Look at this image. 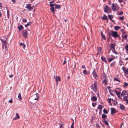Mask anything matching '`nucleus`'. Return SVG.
Returning a JSON list of instances; mask_svg holds the SVG:
<instances>
[{
    "instance_id": "40",
    "label": "nucleus",
    "mask_w": 128,
    "mask_h": 128,
    "mask_svg": "<svg viewBox=\"0 0 128 128\" xmlns=\"http://www.w3.org/2000/svg\"><path fill=\"white\" fill-rule=\"evenodd\" d=\"M98 108L101 110L102 108V106L101 105H99Z\"/></svg>"
},
{
    "instance_id": "28",
    "label": "nucleus",
    "mask_w": 128,
    "mask_h": 128,
    "mask_svg": "<svg viewBox=\"0 0 128 128\" xmlns=\"http://www.w3.org/2000/svg\"><path fill=\"white\" fill-rule=\"evenodd\" d=\"M18 28L19 30H21L22 28H23V27L22 25H20L18 26Z\"/></svg>"
},
{
    "instance_id": "39",
    "label": "nucleus",
    "mask_w": 128,
    "mask_h": 128,
    "mask_svg": "<svg viewBox=\"0 0 128 128\" xmlns=\"http://www.w3.org/2000/svg\"><path fill=\"white\" fill-rule=\"evenodd\" d=\"M114 81H115V80L116 81H118V82H120V80H119V79L118 78H114Z\"/></svg>"
},
{
    "instance_id": "26",
    "label": "nucleus",
    "mask_w": 128,
    "mask_h": 128,
    "mask_svg": "<svg viewBox=\"0 0 128 128\" xmlns=\"http://www.w3.org/2000/svg\"><path fill=\"white\" fill-rule=\"evenodd\" d=\"M32 24V22H28L27 24L25 25V26L26 27H27L29 25H30Z\"/></svg>"
},
{
    "instance_id": "13",
    "label": "nucleus",
    "mask_w": 128,
    "mask_h": 128,
    "mask_svg": "<svg viewBox=\"0 0 128 128\" xmlns=\"http://www.w3.org/2000/svg\"><path fill=\"white\" fill-rule=\"evenodd\" d=\"M97 100V98L96 96H93L91 98V100L92 102L95 101Z\"/></svg>"
},
{
    "instance_id": "7",
    "label": "nucleus",
    "mask_w": 128,
    "mask_h": 128,
    "mask_svg": "<svg viewBox=\"0 0 128 128\" xmlns=\"http://www.w3.org/2000/svg\"><path fill=\"white\" fill-rule=\"evenodd\" d=\"M114 91L115 92L116 94L117 95L118 97L120 99H122L121 96H120V92H117L116 90H114Z\"/></svg>"
},
{
    "instance_id": "16",
    "label": "nucleus",
    "mask_w": 128,
    "mask_h": 128,
    "mask_svg": "<svg viewBox=\"0 0 128 128\" xmlns=\"http://www.w3.org/2000/svg\"><path fill=\"white\" fill-rule=\"evenodd\" d=\"M109 8L107 6H105L104 8V12H106L108 11L109 10Z\"/></svg>"
},
{
    "instance_id": "35",
    "label": "nucleus",
    "mask_w": 128,
    "mask_h": 128,
    "mask_svg": "<svg viewBox=\"0 0 128 128\" xmlns=\"http://www.w3.org/2000/svg\"><path fill=\"white\" fill-rule=\"evenodd\" d=\"M128 86V84L125 82H124V87H126Z\"/></svg>"
},
{
    "instance_id": "22",
    "label": "nucleus",
    "mask_w": 128,
    "mask_h": 128,
    "mask_svg": "<svg viewBox=\"0 0 128 128\" xmlns=\"http://www.w3.org/2000/svg\"><path fill=\"white\" fill-rule=\"evenodd\" d=\"M55 80L56 82H57L58 81H60V78L59 76H56V78Z\"/></svg>"
},
{
    "instance_id": "56",
    "label": "nucleus",
    "mask_w": 128,
    "mask_h": 128,
    "mask_svg": "<svg viewBox=\"0 0 128 128\" xmlns=\"http://www.w3.org/2000/svg\"><path fill=\"white\" fill-rule=\"evenodd\" d=\"M24 44L22 43H20V46H22Z\"/></svg>"
},
{
    "instance_id": "54",
    "label": "nucleus",
    "mask_w": 128,
    "mask_h": 128,
    "mask_svg": "<svg viewBox=\"0 0 128 128\" xmlns=\"http://www.w3.org/2000/svg\"><path fill=\"white\" fill-rule=\"evenodd\" d=\"M114 63H115V62H112L111 64V65H110V66H112L113 65H114Z\"/></svg>"
},
{
    "instance_id": "43",
    "label": "nucleus",
    "mask_w": 128,
    "mask_h": 128,
    "mask_svg": "<svg viewBox=\"0 0 128 128\" xmlns=\"http://www.w3.org/2000/svg\"><path fill=\"white\" fill-rule=\"evenodd\" d=\"M119 18L120 20H123L124 19V16L120 17Z\"/></svg>"
},
{
    "instance_id": "61",
    "label": "nucleus",
    "mask_w": 128,
    "mask_h": 128,
    "mask_svg": "<svg viewBox=\"0 0 128 128\" xmlns=\"http://www.w3.org/2000/svg\"><path fill=\"white\" fill-rule=\"evenodd\" d=\"M112 51L113 52H115V48H114V49H112Z\"/></svg>"
},
{
    "instance_id": "23",
    "label": "nucleus",
    "mask_w": 128,
    "mask_h": 128,
    "mask_svg": "<svg viewBox=\"0 0 128 128\" xmlns=\"http://www.w3.org/2000/svg\"><path fill=\"white\" fill-rule=\"evenodd\" d=\"M108 18H109L110 19V20H111L112 22H113L114 21H113L112 20V18H113V16L112 15H108Z\"/></svg>"
},
{
    "instance_id": "46",
    "label": "nucleus",
    "mask_w": 128,
    "mask_h": 128,
    "mask_svg": "<svg viewBox=\"0 0 128 128\" xmlns=\"http://www.w3.org/2000/svg\"><path fill=\"white\" fill-rule=\"evenodd\" d=\"M113 100L112 99H111V98L108 99V102L109 103H111V100Z\"/></svg>"
},
{
    "instance_id": "55",
    "label": "nucleus",
    "mask_w": 128,
    "mask_h": 128,
    "mask_svg": "<svg viewBox=\"0 0 128 128\" xmlns=\"http://www.w3.org/2000/svg\"><path fill=\"white\" fill-rule=\"evenodd\" d=\"M66 60H64L63 62V65L64 64L66 63Z\"/></svg>"
},
{
    "instance_id": "62",
    "label": "nucleus",
    "mask_w": 128,
    "mask_h": 128,
    "mask_svg": "<svg viewBox=\"0 0 128 128\" xmlns=\"http://www.w3.org/2000/svg\"><path fill=\"white\" fill-rule=\"evenodd\" d=\"M13 76V75L12 74L11 75H10L9 76L10 78H12V77Z\"/></svg>"
},
{
    "instance_id": "4",
    "label": "nucleus",
    "mask_w": 128,
    "mask_h": 128,
    "mask_svg": "<svg viewBox=\"0 0 128 128\" xmlns=\"http://www.w3.org/2000/svg\"><path fill=\"white\" fill-rule=\"evenodd\" d=\"M26 6L25 8H26L28 9L30 11H31L33 9V6H31V5L30 4H26Z\"/></svg>"
},
{
    "instance_id": "21",
    "label": "nucleus",
    "mask_w": 128,
    "mask_h": 128,
    "mask_svg": "<svg viewBox=\"0 0 128 128\" xmlns=\"http://www.w3.org/2000/svg\"><path fill=\"white\" fill-rule=\"evenodd\" d=\"M114 28L115 30H117L120 28V27L118 26H114Z\"/></svg>"
},
{
    "instance_id": "17",
    "label": "nucleus",
    "mask_w": 128,
    "mask_h": 128,
    "mask_svg": "<svg viewBox=\"0 0 128 128\" xmlns=\"http://www.w3.org/2000/svg\"><path fill=\"white\" fill-rule=\"evenodd\" d=\"M126 90H124L123 91L121 94L122 96H124L126 95Z\"/></svg>"
},
{
    "instance_id": "34",
    "label": "nucleus",
    "mask_w": 128,
    "mask_h": 128,
    "mask_svg": "<svg viewBox=\"0 0 128 128\" xmlns=\"http://www.w3.org/2000/svg\"><path fill=\"white\" fill-rule=\"evenodd\" d=\"M104 122L105 124L107 125H108V121L106 120H104Z\"/></svg>"
},
{
    "instance_id": "47",
    "label": "nucleus",
    "mask_w": 128,
    "mask_h": 128,
    "mask_svg": "<svg viewBox=\"0 0 128 128\" xmlns=\"http://www.w3.org/2000/svg\"><path fill=\"white\" fill-rule=\"evenodd\" d=\"M50 7L51 8H54L53 7V6H54V4H50Z\"/></svg>"
},
{
    "instance_id": "5",
    "label": "nucleus",
    "mask_w": 128,
    "mask_h": 128,
    "mask_svg": "<svg viewBox=\"0 0 128 128\" xmlns=\"http://www.w3.org/2000/svg\"><path fill=\"white\" fill-rule=\"evenodd\" d=\"M97 84L95 82H94V83L93 85H92V86H91L92 88V89L94 91V89L96 90V89L97 86Z\"/></svg>"
},
{
    "instance_id": "48",
    "label": "nucleus",
    "mask_w": 128,
    "mask_h": 128,
    "mask_svg": "<svg viewBox=\"0 0 128 128\" xmlns=\"http://www.w3.org/2000/svg\"><path fill=\"white\" fill-rule=\"evenodd\" d=\"M103 77H104V78H106V74H105V73L104 72L103 74Z\"/></svg>"
},
{
    "instance_id": "18",
    "label": "nucleus",
    "mask_w": 128,
    "mask_h": 128,
    "mask_svg": "<svg viewBox=\"0 0 128 128\" xmlns=\"http://www.w3.org/2000/svg\"><path fill=\"white\" fill-rule=\"evenodd\" d=\"M19 118L20 117L18 114V113H16V117L15 118H13V120H15Z\"/></svg>"
},
{
    "instance_id": "53",
    "label": "nucleus",
    "mask_w": 128,
    "mask_h": 128,
    "mask_svg": "<svg viewBox=\"0 0 128 128\" xmlns=\"http://www.w3.org/2000/svg\"><path fill=\"white\" fill-rule=\"evenodd\" d=\"M23 48L24 49L26 47V45L24 44L22 46Z\"/></svg>"
},
{
    "instance_id": "12",
    "label": "nucleus",
    "mask_w": 128,
    "mask_h": 128,
    "mask_svg": "<svg viewBox=\"0 0 128 128\" xmlns=\"http://www.w3.org/2000/svg\"><path fill=\"white\" fill-rule=\"evenodd\" d=\"M116 46V44H110V49L112 50V49H114Z\"/></svg>"
},
{
    "instance_id": "24",
    "label": "nucleus",
    "mask_w": 128,
    "mask_h": 128,
    "mask_svg": "<svg viewBox=\"0 0 128 128\" xmlns=\"http://www.w3.org/2000/svg\"><path fill=\"white\" fill-rule=\"evenodd\" d=\"M61 8L59 4L55 5V8L56 9L60 8Z\"/></svg>"
},
{
    "instance_id": "33",
    "label": "nucleus",
    "mask_w": 128,
    "mask_h": 128,
    "mask_svg": "<svg viewBox=\"0 0 128 128\" xmlns=\"http://www.w3.org/2000/svg\"><path fill=\"white\" fill-rule=\"evenodd\" d=\"M122 38H124L125 40H126L127 39V35H126L124 36H122Z\"/></svg>"
},
{
    "instance_id": "31",
    "label": "nucleus",
    "mask_w": 128,
    "mask_h": 128,
    "mask_svg": "<svg viewBox=\"0 0 128 128\" xmlns=\"http://www.w3.org/2000/svg\"><path fill=\"white\" fill-rule=\"evenodd\" d=\"M102 50V48L101 47H99V48L98 50V53H100L101 52Z\"/></svg>"
},
{
    "instance_id": "60",
    "label": "nucleus",
    "mask_w": 128,
    "mask_h": 128,
    "mask_svg": "<svg viewBox=\"0 0 128 128\" xmlns=\"http://www.w3.org/2000/svg\"><path fill=\"white\" fill-rule=\"evenodd\" d=\"M0 7L2 8V3L1 2H0Z\"/></svg>"
},
{
    "instance_id": "49",
    "label": "nucleus",
    "mask_w": 128,
    "mask_h": 128,
    "mask_svg": "<svg viewBox=\"0 0 128 128\" xmlns=\"http://www.w3.org/2000/svg\"><path fill=\"white\" fill-rule=\"evenodd\" d=\"M96 104L94 103H92V106L94 107H95L96 106Z\"/></svg>"
},
{
    "instance_id": "63",
    "label": "nucleus",
    "mask_w": 128,
    "mask_h": 128,
    "mask_svg": "<svg viewBox=\"0 0 128 128\" xmlns=\"http://www.w3.org/2000/svg\"><path fill=\"white\" fill-rule=\"evenodd\" d=\"M82 68H85V69L86 68L85 67V66L83 65H82Z\"/></svg>"
},
{
    "instance_id": "50",
    "label": "nucleus",
    "mask_w": 128,
    "mask_h": 128,
    "mask_svg": "<svg viewBox=\"0 0 128 128\" xmlns=\"http://www.w3.org/2000/svg\"><path fill=\"white\" fill-rule=\"evenodd\" d=\"M8 102L10 103H12L13 102L12 99H11L10 100L8 101Z\"/></svg>"
},
{
    "instance_id": "45",
    "label": "nucleus",
    "mask_w": 128,
    "mask_h": 128,
    "mask_svg": "<svg viewBox=\"0 0 128 128\" xmlns=\"http://www.w3.org/2000/svg\"><path fill=\"white\" fill-rule=\"evenodd\" d=\"M121 31L122 32V34H124L125 32L124 31V29L123 28L121 30Z\"/></svg>"
},
{
    "instance_id": "8",
    "label": "nucleus",
    "mask_w": 128,
    "mask_h": 128,
    "mask_svg": "<svg viewBox=\"0 0 128 128\" xmlns=\"http://www.w3.org/2000/svg\"><path fill=\"white\" fill-rule=\"evenodd\" d=\"M122 69L125 74H128V69L124 67H122Z\"/></svg>"
},
{
    "instance_id": "52",
    "label": "nucleus",
    "mask_w": 128,
    "mask_h": 128,
    "mask_svg": "<svg viewBox=\"0 0 128 128\" xmlns=\"http://www.w3.org/2000/svg\"><path fill=\"white\" fill-rule=\"evenodd\" d=\"M62 125H63V124H62L60 125V128H64V127H63Z\"/></svg>"
},
{
    "instance_id": "14",
    "label": "nucleus",
    "mask_w": 128,
    "mask_h": 128,
    "mask_svg": "<svg viewBox=\"0 0 128 128\" xmlns=\"http://www.w3.org/2000/svg\"><path fill=\"white\" fill-rule=\"evenodd\" d=\"M120 108L122 110H125L124 106L122 104H121L120 106Z\"/></svg>"
},
{
    "instance_id": "30",
    "label": "nucleus",
    "mask_w": 128,
    "mask_h": 128,
    "mask_svg": "<svg viewBox=\"0 0 128 128\" xmlns=\"http://www.w3.org/2000/svg\"><path fill=\"white\" fill-rule=\"evenodd\" d=\"M128 98V94L126 96H124L123 98L124 99V100L125 101L126 100H127Z\"/></svg>"
},
{
    "instance_id": "42",
    "label": "nucleus",
    "mask_w": 128,
    "mask_h": 128,
    "mask_svg": "<svg viewBox=\"0 0 128 128\" xmlns=\"http://www.w3.org/2000/svg\"><path fill=\"white\" fill-rule=\"evenodd\" d=\"M83 73L85 74H87V72L86 70H84L83 71Z\"/></svg>"
},
{
    "instance_id": "25",
    "label": "nucleus",
    "mask_w": 128,
    "mask_h": 128,
    "mask_svg": "<svg viewBox=\"0 0 128 128\" xmlns=\"http://www.w3.org/2000/svg\"><path fill=\"white\" fill-rule=\"evenodd\" d=\"M125 48L126 52L128 54V44H126L125 46Z\"/></svg>"
},
{
    "instance_id": "9",
    "label": "nucleus",
    "mask_w": 128,
    "mask_h": 128,
    "mask_svg": "<svg viewBox=\"0 0 128 128\" xmlns=\"http://www.w3.org/2000/svg\"><path fill=\"white\" fill-rule=\"evenodd\" d=\"M111 114H113L116 112V110L114 108H111Z\"/></svg>"
},
{
    "instance_id": "37",
    "label": "nucleus",
    "mask_w": 128,
    "mask_h": 128,
    "mask_svg": "<svg viewBox=\"0 0 128 128\" xmlns=\"http://www.w3.org/2000/svg\"><path fill=\"white\" fill-rule=\"evenodd\" d=\"M114 59V58H110L108 59V61L110 62L112 61Z\"/></svg>"
},
{
    "instance_id": "2",
    "label": "nucleus",
    "mask_w": 128,
    "mask_h": 128,
    "mask_svg": "<svg viewBox=\"0 0 128 128\" xmlns=\"http://www.w3.org/2000/svg\"><path fill=\"white\" fill-rule=\"evenodd\" d=\"M108 33L109 36H111L114 38H116L117 37H120L117 32L111 30L110 32H108Z\"/></svg>"
},
{
    "instance_id": "3",
    "label": "nucleus",
    "mask_w": 128,
    "mask_h": 128,
    "mask_svg": "<svg viewBox=\"0 0 128 128\" xmlns=\"http://www.w3.org/2000/svg\"><path fill=\"white\" fill-rule=\"evenodd\" d=\"M30 32V30H26L23 31L22 33L23 36L26 38H27L28 35V32Z\"/></svg>"
},
{
    "instance_id": "27",
    "label": "nucleus",
    "mask_w": 128,
    "mask_h": 128,
    "mask_svg": "<svg viewBox=\"0 0 128 128\" xmlns=\"http://www.w3.org/2000/svg\"><path fill=\"white\" fill-rule=\"evenodd\" d=\"M102 19V20H106L108 19L107 16L105 14L103 16Z\"/></svg>"
},
{
    "instance_id": "41",
    "label": "nucleus",
    "mask_w": 128,
    "mask_h": 128,
    "mask_svg": "<svg viewBox=\"0 0 128 128\" xmlns=\"http://www.w3.org/2000/svg\"><path fill=\"white\" fill-rule=\"evenodd\" d=\"M103 112L106 114H108V112L107 110L106 109H104L103 110Z\"/></svg>"
},
{
    "instance_id": "32",
    "label": "nucleus",
    "mask_w": 128,
    "mask_h": 128,
    "mask_svg": "<svg viewBox=\"0 0 128 128\" xmlns=\"http://www.w3.org/2000/svg\"><path fill=\"white\" fill-rule=\"evenodd\" d=\"M7 16L8 17V19H9V16H10V14H9V10H7Z\"/></svg>"
},
{
    "instance_id": "57",
    "label": "nucleus",
    "mask_w": 128,
    "mask_h": 128,
    "mask_svg": "<svg viewBox=\"0 0 128 128\" xmlns=\"http://www.w3.org/2000/svg\"><path fill=\"white\" fill-rule=\"evenodd\" d=\"M54 2V0H53V1H52L51 2H49V3H50V4H51V3H52L53 2Z\"/></svg>"
},
{
    "instance_id": "10",
    "label": "nucleus",
    "mask_w": 128,
    "mask_h": 128,
    "mask_svg": "<svg viewBox=\"0 0 128 128\" xmlns=\"http://www.w3.org/2000/svg\"><path fill=\"white\" fill-rule=\"evenodd\" d=\"M92 74L93 75V76L96 79L97 78V75L96 72H95V69L94 70L93 72H92Z\"/></svg>"
},
{
    "instance_id": "59",
    "label": "nucleus",
    "mask_w": 128,
    "mask_h": 128,
    "mask_svg": "<svg viewBox=\"0 0 128 128\" xmlns=\"http://www.w3.org/2000/svg\"><path fill=\"white\" fill-rule=\"evenodd\" d=\"M12 2L13 3H15L16 2V0H12Z\"/></svg>"
},
{
    "instance_id": "6",
    "label": "nucleus",
    "mask_w": 128,
    "mask_h": 128,
    "mask_svg": "<svg viewBox=\"0 0 128 128\" xmlns=\"http://www.w3.org/2000/svg\"><path fill=\"white\" fill-rule=\"evenodd\" d=\"M33 98L34 100H38L39 99V95L38 94L34 95L33 96Z\"/></svg>"
},
{
    "instance_id": "51",
    "label": "nucleus",
    "mask_w": 128,
    "mask_h": 128,
    "mask_svg": "<svg viewBox=\"0 0 128 128\" xmlns=\"http://www.w3.org/2000/svg\"><path fill=\"white\" fill-rule=\"evenodd\" d=\"M123 14V12L122 11L120 12V13L118 14V15H121Z\"/></svg>"
},
{
    "instance_id": "36",
    "label": "nucleus",
    "mask_w": 128,
    "mask_h": 128,
    "mask_svg": "<svg viewBox=\"0 0 128 128\" xmlns=\"http://www.w3.org/2000/svg\"><path fill=\"white\" fill-rule=\"evenodd\" d=\"M18 98L20 100H22V98L21 97V94L20 93H19L18 94Z\"/></svg>"
},
{
    "instance_id": "29",
    "label": "nucleus",
    "mask_w": 128,
    "mask_h": 128,
    "mask_svg": "<svg viewBox=\"0 0 128 128\" xmlns=\"http://www.w3.org/2000/svg\"><path fill=\"white\" fill-rule=\"evenodd\" d=\"M101 35L102 37L105 40L106 39V38L104 34H103L102 32H101Z\"/></svg>"
},
{
    "instance_id": "20",
    "label": "nucleus",
    "mask_w": 128,
    "mask_h": 128,
    "mask_svg": "<svg viewBox=\"0 0 128 128\" xmlns=\"http://www.w3.org/2000/svg\"><path fill=\"white\" fill-rule=\"evenodd\" d=\"M101 59L104 62H107V61L106 60V58L104 56H102L101 58Z\"/></svg>"
},
{
    "instance_id": "44",
    "label": "nucleus",
    "mask_w": 128,
    "mask_h": 128,
    "mask_svg": "<svg viewBox=\"0 0 128 128\" xmlns=\"http://www.w3.org/2000/svg\"><path fill=\"white\" fill-rule=\"evenodd\" d=\"M22 21L24 22H26V18L23 19L22 20Z\"/></svg>"
},
{
    "instance_id": "64",
    "label": "nucleus",
    "mask_w": 128,
    "mask_h": 128,
    "mask_svg": "<svg viewBox=\"0 0 128 128\" xmlns=\"http://www.w3.org/2000/svg\"><path fill=\"white\" fill-rule=\"evenodd\" d=\"M126 101V103L128 104V99H127L125 100Z\"/></svg>"
},
{
    "instance_id": "15",
    "label": "nucleus",
    "mask_w": 128,
    "mask_h": 128,
    "mask_svg": "<svg viewBox=\"0 0 128 128\" xmlns=\"http://www.w3.org/2000/svg\"><path fill=\"white\" fill-rule=\"evenodd\" d=\"M102 118L104 120H106L107 118V116L104 114H102Z\"/></svg>"
},
{
    "instance_id": "38",
    "label": "nucleus",
    "mask_w": 128,
    "mask_h": 128,
    "mask_svg": "<svg viewBox=\"0 0 128 128\" xmlns=\"http://www.w3.org/2000/svg\"><path fill=\"white\" fill-rule=\"evenodd\" d=\"M50 10L52 12H54V8H51Z\"/></svg>"
},
{
    "instance_id": "19",
    "label": "nucleus",
    "mask_w": 128,
    "mask_h": 128,
    "mask_svg": "<svg viewBox=\"0 0 128 128\" xmlns=\"http://www.w3.org/2000/svg\"><path fill=\"white\" fill-rule=\"evenodd\" d=\"M102 83L104 85H106L107 84L108 81L106 78H104L102 81Z\"/></svg>"
},
{
    "instance_id": "11",
    "label": "nucleus",
    "mask_w": 128,
    "mask_h": 128,
    "mask_svg": "<svg viewBox=\"0 0 128 128\" xmlns=\"http://www.w3.org/2000/svg\"><path fill=\"white\" fill-rule=\"evenodd\" d=\"M112 8L113 11H115L116 10V8L114 3H113L112 4Z\"/></svg>"
},
{
    "instance_id": "58",
    "label": "nucleus",
    "mask_w": 128,
    "mask_h": 128,
    "mask_svg": "<svg viewBox=\"0 0 128 128\" xmlns=\"http://www.w3.org/2000/svg\"><path fill=\"white\" fill-rule=\"evenodd\" d=\"M2 16V14L1 13V11H0V17H1Z\"/></svg>"
},
{
    "instance_id": "1",
    "label": "nucleus",
    "mask_w": 128,
    "mask_h": 128,
    "mask_svg": "<svg viewBox=\"0 0 128 128\" xmlns=\"http://www.w3.org/2000/svg\"><path fill=\"white\" fill-rule=\"evenodd\" d=\"M2 42V48L4 51H5L7 50L8 44L7 42V38H6L5 39L2 38L0 39Z\"/></svg>"
}]
</instances>
